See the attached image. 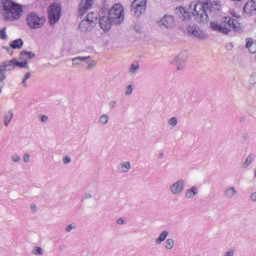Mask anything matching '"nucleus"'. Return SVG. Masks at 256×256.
Masks as SVG:
<instances>
[{
	"label": "nucleus",
	"mask_w": 256,
	"mask_h": 256,
	"mask_svg": "<svg viewBox=\"0 0 256 256\" xmlns=\"http://www.w3.org/2000/svg\"><path fill=\"white\" fill-rule=\"evenodd\" d=\"M210 27L212 31L223 33V35H229L231 31H235L236 33L241 31V23H239L238 20L231 18L230 16L223 17L221 24L215 21L211 22Z\"/></svg>",
	"instance_id": "1"
},
{
	"label": "nucleus",
	"mask_w": 256,
	"mask_h": 256,
	"mask_svg": "<svg viewBox=\"0 0 256 256\" xmlns=\"http://www.w3.org/2000/svg\"><path fill=\"white\" fill-rule=\"evenodd\" d=\"M4 21H17L23 15V8L19 4H15L11 0H5L3 2V12Z\"/></svg>",
	"instance_id": "2"
},
{
	"label": "nucleus",
	"mask_w": 256,
	"mask_h": 256,
	"mask_svg": "<svg viewBox=\"0 0 256 256\" xmlns=\"http://www.w3.org/2000/svg\"><path fill=\"white\" fill-rule=\"evenodd\" d=\"M201 2H191L189 5V11L196 17L198 21H207V9H209V0H199Z\"/></svg>",
	"instance_id": "3"
},
{
	"label": "nucleus",
	"mask_w": 256,
	"mask_h": 256,
	"mask_svg": "<svg viewBox=\"0 0 256 256\" xmlns=\"http://www.w3.org/2000/svg\"><path fill=\"white\" fill-rule=\"evenodd\" d=\"M108 16L114 22V25H121L125 21V10H123L121 4H114L109 10Z\"/></svg>",
	"instance_id": "4"
},
{
	"label": "nucleus",
	"mask_w": 256,
	"mask_h": 256,
	"mask_svg": "<svg viewBox=\"0 0 256 256\" xmlns=\"http://www.w3.org/2000/svg\"><path fill=\"white\" fill-rule=\"evenodd\" d=\"M27 25L30 29H41L45 25V17L39 16L37 13H29L26 17Z\"/></svg>",
	"instance_id": "5"
},
{
	"label": "nucleus",
	"mask_w": 256,
	"mask_h": 256,
	"mask_svg": "<svg viewBox=\"0 0 256 256\" xmlns=\"http://www.w3.org/2000/svg\"><path fill=\"white\" fill-rule=\"evenodd\" d=\"M61 19V5L51 4L48 8V21L50 25H55Z\"/></svg>",
	"instance_id": "6"
},
{
	"label": "nucleus",
	"mask_w": 256,
	"mask_h": 256,
	"mask_svg": "<svg viewBox=\"0 0 256 256\" xmlns=\"http://www.w3.org/2000/svg\"><path fill=\"white\" fill-rule=\"evenodd\" d=\"M146 9L147 0H134L131 4V13H133L135 17H141Z\"/></svg>",
	"instance_id": "7"
},
{
	"label": "nucleus",
	"mask_w": 256,
	"mask_h": 256,
	"mask_svg": "<svg viewBox=\"0 0 256 256\" xmlns=\"http://www.w3.org/2000/svg\"><path fill=\"white\" fill-rule=\"evenodd\" d=\"M188 57L187 52H181L174 58L171 64L176 66V71H183L185 69Z\"/></svg>",
	"instance_id": "8"
},
{
	"label": "nucleus",
	"mask_w": 256,
	"mask_h": 256,
	"mask_svg": "<svg viewBox=\"0 0 256 256\" xmlns=\"http://www.w3.org/2000/svg\"><path fill=\"white\" fill-rule=\"evenodd\" d=\"M13 69H15V59L7 60L2 63L0 66V83L5 81V73H7V71H13Z\"/></svg>",
	"instance_id": "9"
},
{
	"label": "nucleus",
	"mask_w": 256,
	"mask_h": 256,
	"mask_svg": "<svg viewBox=\"0 0 256 256\" xmlns=\"http://www.w3.org/2000/svg\"><path fill=\"white\" fill-rule=\"evenodd\" d=\"M171 195H181L185 191V180L179 179L169 187Z\"/></svg>",
	"instance_id": "10"
},
{
	"label": "nucleus",
	"mask_w": 256,
	"mask_h": 256,
	"mask_svg": "<svg viewBox=\"0 0 256 256\" xmlns=\"http://www.w3.org/2000/svg\"><path fill=\"white\" fill-rule=\"evenodd\" d=\"M187 32L189 35H192L193 37H196V39L205 40L207 39V34L199 28V26H188Z\"/></svg>",
	"instance_id": "11"
},
{
	"label": "nucleus",
	"mask_w": 256,
	"mask_h": 256,
	"mask_svg": "<svg viewBox=\"0 0 256 256\" xmlns=\"http://www.w3.org/2000/svg\"><path fill=\"white\" fill-rule=\"evenodd\" d=\"M159 27H164L165 29H171L175 27V17L171 15H165L158 21Z\"/></svg>",
	"instance_id": "12"
},
{
	"label": "nucleus",
	"mask_w": 256,
	"mask_h": 256,
	"mask_svg": "<svg viewBox=\"0 0 256 256\" xmlns=\"http://www.w3.org/2000/svg\"><path fill=\"white\" fill-rule=\"evenodd\" d=\"M99 25H100V28L104 31V33H107V31H110L112 25H115V23L109 17V15H107V16H100Z\"/></svg>",
	"instance_id": "13"
},
{
	"label": "nucleus",
	"mask_w": 256,
	"mask_h": 256,
	"mask_svg": "<svg viewBox=\"0 0 256 256\" xmlns=\"http://www.w3.org/2000/svg\"><path fill=\"white\" fill-rule=\"evenodd\" d=\"M91 7H93V0H81L78 7L79 17H83Z\"/></svg>",
	"instance_id": "14"
},
{
	"label": "nucleus",
	"mask_w": 256,
	"mask_h": 256,
	"mask_svg": "<svg viewBox=\"0 0 256 256\" xmlns=\"http://www.w3.org/2000/svg\"><path fill=\"white\" fill-rule=\"evenodd\" d=\"M197 195H199V188L197 186H191L184 193L185 199H195Z\"/></svg>",
	"instance_id": "15"
},
{
	"label": "nucleus",
	"mask_w": 256,
	"mask_h": 256,
	"mask_svg": "<svg viewBox=\"0 0 256 256\" xmlns=\"http://www.w3.org/2000/svg\"><path fill=\"white\" fill-rule=\"evenodd\" d=\"M95 26L89 22V20H82L79 24V29L81 33H89L91 29H93Z\"/></svg>",
	"instance_id": "16"
},
{
	"label": "nucleus",
	"mask_w": 256,
	"mask_h": 256,
	"mask_svg": "<svg viewBox=\"0 0 256 256\" xmlns=\"http://www.w3.org/2000/svg\"><path fill=\"white\" fill-rule=\"evenodd\" d=\"M244 12L248 15H256V3L255 1L251 0L247 2L244 6Z\"/></svg>",
	"instance_id": "17"
},
{
	"label": "nucleus",
	"mask_w": 256,
	"mask_h": 256,
	"mask_svg": "<svg viewBox=\"0 0 256 256\" xmlns=\"http://www.w3.org/2000/svg\"><path fill=\"white\" fill-rule=\"evenodd\" d=\"M118 171L123 175L129 173L131 171V162L123 161L119 164Z\"/></svg>",
	"instance_id": "18"
},
{
	"label": "nucleus",
	"mask_w": 256,
	"mask_h": 256,
	"mask_svg": "<svg viewBox=\"0 0 256 256\" xmlns=\"http://www.w3.org/2000/svg\"><path fill=\"white\" fill-rule=\"evenodd\" d=\"M35 58V53L29 52V51H22L20 52L19 59L20 61H25L28 63V61H31V59Z\"/></svg>",
	"instance_id": "19"
},
{
	"label": "nucleus",
	"mask_w": 256,
	"mask_h": 256,
	"mask_svg": "<svg viewBox=\"0 0 256 256\" xmlns=\"http://www.w3.org/2000/svg\"><path fill=\"white\" fill-rule=\"evenodd\" d=\"M237 195V189L234 186H230L224 190L225 199H233Z\"/></svg>",
	"instance_id": "20"
},
{
	"label": "nucleus",
	"mask_w": 256,
	"mask_h": 256,
	"mask_svg": "<svg viewBox=\"0 0 256 256\" xmlns=\"http://www.w3.org/2000/svg\"><path fill=\"white\" fill-rule=\"evenodd\" d=\"M167 237H169V231L168 230H163L159 236L155 239V244L156 245H161V243H164V241L167 240Z\"/></svg>",
	"instance_id": "21"
},
{
	"label": "nucleus",
	"mask_w": 256,
	"mask_h": 256,
	"mask_svg": "<svg viewBox=\"0 0 256 256\" xmlns=\"http://www.w3.org/2000/svg\"><path fill=\"white\" fill-rule=\"evenodd\" d=\"M246 49L252 54L256 53V43L253 41V38L246 39Z\"/></svg>",
	"instance_id": "22"
},
{
	"label": "nucleus",
	"mask_w": 256,
	"mask_h": 256,
	"mask_svg": "<svg viewBox=\"0 0 256 256\" xmlns=\"http://www.w3.org/2000/svg\"><path fill=\"white\" fill-rule=\"evenodd\" d=\"M255 157H256L255 154L253 153L249 154L246 160L244 161V163L242 164L241 168L247 169V167H249V165L253 163V161L255 160Z\"/></svg>",
	"instance_id": "23"
},
{
	"label": "nucleus",
	"mask_w": 256,
	"mask_h": 256,
	"mask_svg": "<svg viewBox=\"0 0 256 256\" xmlns=\"http://www.w3.org/2000/svg\"><path fill=\"white\" fill-rule=\"evenodd\" d=\"M91 59V56H78L72 59V65H81L83 61Z\"/></svg>",
	"instance_id": "24"
},
{
	"label": "nucleus",
	"mask_w": 256,
	"mask_h": 256,
	"mask_svg": "<svg viewBox=\"0 0 256 256\" xmlns=\"http://www.w3.org/2000/svg\"><path fill=\"white\" fill-rule=\"evenodd\" d=\"M13 121V110H9L5 115H4V126L9 127V123Z\"/></svg>",
	"instance_id": "25"
},
{
	"label": "nucleus",
	"mask_w": 256,
	"mask_h": 256,
	"mask_svg": "<svg viewBox=\"0 0 256 256\" xmlns=\"http://www.w3.org/2000/svg\"><path fill=\"white\" fill-rule=\"evenodd\" d=\"M139 62H133L131 65H130V68L128 70L129 74L130 75H136L137 72L139 71Z\"/></svg>",
	"instance_id": "26"
},
{
	"label": "nucleus",
	"mask_w": 256,
	"mask_h": 256,
	"mask_svg": "<svg viewBox=\"0 0 256 256\" xmlns=\"http://www.w3.org/2000/svg\"><path fill=\"white\" fill-rule=\"evenodd\" d=\"M98 123H99L102 127H105V125H109V116H108V114H102V115L98 118Z\"/></svg>",
	"instance_id": "27"
},
{
	"label": "nucleus",
	"mask_w": 256,
	"mask_h": 256,
	"mask_svg": "<svg viewBox=\"0 0 256 256\" xmlns=\"http://www.w3.org/2000/svg\"><path fill=\"white\" fill-rule=\"evenodd\" d=\"M10 47H12V49H21V47H23V39L19 38L14 40L11 44Z\"/></svg>",
	"instance_id": "28"
},
{
	"label": "nucleus",
	"mask_w": 256,
	"mask_h": 256,
	"mask_svg": "<svg viewBox=\"0 0 256 256\" xmlns=\"http://www.w3.org/2000/svg\"><path fill=\"white\" fill-rule=\"evenodd\" d=\"M14 65L15 67H19L20 69H29V62H26L24 60H21V62H18L14 59Z\"/></svg>",
	"instance_id": "29"
},
{
	"label": "nucleus",
	"mask_w": 256,
	"mask_h": 256,
	"mask_svg": "<svg viewBox=\"0 0 256 256\" xmlns=\"http://www.w3.org/2000/svg\"><path fill=\"white\" fill-rule=\"evenodd\" d=\"M164 247L167 251H171L175 247V240L173 238L166 239Z\"/></svg>",
	"instance_id": "30"
},
{
	"label": "nucleus",
	"mask_w": 256,
	"mask_h": 256,
	"mask_svg": "<svg viewBox=\"0 0 256 256\" xmlns=\"http://www.w3.org/2000/svg\"><path fill=\"white\" fill-rule=\"evenodd\" d=\"M85 20L90 22L95 27V22L97 21V14L90 12Z\"/></svg>",
	"instance_id": "31"
},
{
	"label": "nucleus",
	"mask_w": 256,
	"mask_h": 256,
	"mask_svg": "<svg viewBox=\"0 0 256 256\" xmlns=\"http://www.w3.org/2000/svg\"><path fill=\"white\" fill-rule=\"evenodd\" d=\"M44 254H45V250H43V248H41V246H35L32 249V255L39 256V255H44Z\"/></svg>",
	"instance_id": "32"
},
{
	"label": "nucleus",
	"mask_w": 256,
	"mask_h": 256,
	"mask_svg": "<svg viewBox=\"0 0 256 256\" xmlns=\"http://www.w3.org/2000/svg\"><path fill=\"white\" fill-rule=\"evenodd\" d=\"M168 125L169 127H171L172 129L177 127V125H179V119L177 117H171L169 120H168Z\"/></svg>",
	"instance_id": "33"
},
{
	"label": "nucleus",
	"mask_w": 256,
	"mask_h": 256,
	"mask_svg": "<svg viewBox=\"0 0 256 256\" xmlns=\"http://www.w3.org/2000/svg\"><path fill=\"white\" fill-rule=\"evenodd\" d=\"M248 83H249V89H253V87H255V85H256V74L255 73L251 74V76L248 80Z\"/></svg>",
	"instance_id": "34"
},
{
	"label": "nucleus",
	"mask_w": 256,
	"mask_h": 256,
	"mask_svg": "<svg viewBox=\"0 0 256 256\" xmlns=\"http://www.w3.org/2000/svg\"><path fill=\"white\" fill-rule=\"evenodd\" d=\"M134 87H135V85H133V84H129V85L126 86V88H125V95H126L127 97L133 95V89H134Z\"/></svg>",
	"instance_id": "35"
},
{
	"label": "nucleus",
	"mask_w": 256,
	"mask_h": 256,
	"mask_svg": "<svg viewBox=\"0 0 256 256\" xmlns=\"http://www.w3.org/2000/svg\"><path fill=\"white\" fill-rule=\"evenodd\" d=\"M29 79H31V73H26L24 78L22 79V85L25 89H27V87H29V85L27 84V81H29Z\"/></svg>",
	"instance_id": "36"
},
{
	"label": "nucleus",
	"mask_w": 256,
	"mask_h": 256,
	"mask_svg": "<svg viewBox=\"0 0 256 256\" xmlns=\"http://www.w3.org/2000/svg\"><path fill=\"white\" fill-rule=\"evenodd\" d=\"M0 39H2L3 41H6V39H7V28L6 27L0 29Z\"/></svg>",
	"instance_id": "37"
},
{
	"label": "nucleus",
	"mask_w": 256,
	"mask_h": 256,
	"mask_svg": "<svg viewBox=\"0 0 256 256\" xmlns=\"http://www.w3.org/2000/svg\"><path fill=\"white\" fill-rule=\"evenodd\" d=\"M10 160L12 161V163H19L21 161V156H19L18 154H13L10 157Z\"/></svg>",
	"instance_id": "38"
},
{
	"label": "nucleus",
	"mask_w": 256,
	"mask_h": 256,
	"mask_svg": "<svg viewBox=\"0 0 256 256\" xmlns=\"http://www.w3.org/2000/svg\"><path fill=\"white\" fill-rule=\"evenodd\" d=\"M38 118L41 121V123H48L49 122V116H47V115L40 114L38 116Z\"/></svg>",
	"instance_id": "39"
},
{
	"label": "nucleus",
	"mask_w": 256,
	"mask_h": 256,
	"mask_svg": "<svg viewBox=\"0 0 256 256\" xmlns=\"http://www.w3.org/2000/svg\"><path fill=\"white\" fill-rule=\"evenodd\" d=\"M87 65L88 66L86 67V69H93V67L97 66V61H95V60L88 61Z\"/></svg>",
	"instance_id": "40"
},
{
	"label": "nucleus",
	"mask_w": 256,
	"mask_h": 256,
	"mask_svg": "<svg viewBox=\"0 0 256 256\" xmlns=\"http://www.w3.org/2000/svg\"><path fill=\"white\" fill-rule=\"evenodd\" d=\"M23 161L24 163H29V161H31V155L29 153L24 154Z\"/></svg>",
	"instance_id": "41"
},
{
	"label": "nucleus",
	"mask_w": 256,
	"mask_h": 256,
	"mask_svg": "<svg viewBox=\"0 0 256 256\" xmlns=\"http://www.w3.org/2000/svg\"><path fill=\"white\" fill-rule=\"evenodd\" d=\"M62 163L64 165H69V163H71V157L70 156H65L63 159H62Z\"/></svg>",
	"instance_id": "42"
},
{
	"label": "nucleus",
	"mask_w": 256,
	"mask_h": 256,
	"mask_svg": "<svg viewBox=\"0 0 256 256\" xmlns=\"http://www.w3.org/2000/svg\"><path fill=\"white\" fill-rule=\"evenodd\" d=\"M72 229H75V224H69L66 226L65 231L66 233H71Z\"/></svg>",
	"instance_id": "43"
},
{
	"label": "nucleus",
	"mask_w": 256,
	"mask_h": 256,
	"mask_svg": "<svg viewBox=\"0 0 256 256\" xmlns=\"http://www.w3.org/2000/svg\"><path fill=\"white\" fill-rule=\"evenodd\" d=\"M117 107V101L112 100L109 102V108L110 109H115Z\"/></svg>",
	"instance_id": "44"
},
{
	"label": "nucleus",
	"mask_w": 256,
	"mask_h": 256,
	"mask_svg": "<svg viewBox=\"0 0 256 256\" xmlns=\"http://www.w3.org/2000/svg\"><path fill=\"white\" fill-rule=\"evenodd\" d=\"M224 256H235V250L230 249L224 253Z\"/></svg>",
	"instance_id": "45"
},
{
	"label": "nucleus",
	"mask_w": 256,
	"mask_h": 256,
	"mask_svg": "<svg viewBox=\"0 0 256 256\" xmlns=\"http://www.w3.org/2000/svg\"><path fill=\"white\" fill-rule=\"evenodd\" d=\"M250 200H251L253 203H256V192L251 193V195H250Z\"/></svg>",
	"instance_id": "46"
},
{
	"label": "nucleus",
	"mask_w": 256,
	"mask_h": 256,
	"mask_svg": "<svg viewBox=\"0 0 256 256\" xmlns=\"http://www.w3.org/2000/svg\"><path fill=\"white\" fill-rule=\"evenodd\" d=\"M118 225H125V220L123 218H119L117 220Z\"/></svg>",
	"instance_id": "47"
},
{
	"label": "nucleus",
	"mask_w": 256,
	"mask_h": 256,
	"mask_svg": "<svg viewBox=\"0 0 256 256\" xmlns=\"http://www.w3.org/2000/svg\"><path fill=\"white\" fill-rule=\"evenodd\" d=\"M226 49H227L228 51H231V49H233V43H228V44H226Z\"/></svg>",
	"instance_id": "48"
},
{
	"label": "nucleus",
	"mask_w": 256,
	"mask_h": 256,
	"mask_svg": "<svg viewBox=\"0 0 256 256\" xmlns=\"http://www.w3.org/2000/svg\"><path fill=\"white\" fill-rule=\"evenodd\" d=\"M245 121H247V117L241 116V117L239 118V122H240V123H245Z\"/></svg>",
	"instance_id": "49"
},
{
	"label": "nucleus",
	"mask_w": 256,
	"mask_h": 256,
	"mask_svg": "<svg viewBox=\"0 0 256 256\" xmlns=\"http://www.w3.org/2000/svg\"><path fill=\"white\" fill-rule=\"evenodd\" d=\"M250 137H251V136L249 135V133H246V134L243 135V139H244L245 141L249 140Z\"/></svg>",
	"instance_id": "50"
},
{
	"label": "nucleus",
	"mask_w": 256,
	"mask_h": 256,
	"mask_svg": "<svg viewBox=\"0 0 256 256\" xmlns=\"http://www.w3.org/2000/svg\"><path fill=\"white\" fill-rule=\"evenodd\" d=\"M91 197H92L91 193L84 194V199H91Z\"/></svg>",
	"instance_id": "51"
},
{
	"label": "nucleus",
	"mask_w": 256,
	"mask_h": 256,
	"mask_svg": "<svg viewBox=\"0 0 256 256\" xmlns=\"http://www.w3.org/2000/svg\"><path fill=\"white\" fill-rule=\"evenodd\" d=\"M165 157V154L163 152H160L158 154V159H163Z\"/></svg>",
	"instance_id": "52"
},
{
	"label": "nucleus",
	"mask_w": 256,
	"mask_h": 256,
	"mask_svg": "<svg viewBox=\"0 0 256 256\" xmlns=\"http://www.w3.org/2000/svg\"><path fill=\"white\" fill-rule=\"evenodd\" d=\"M31 210L35 213V211H37V206L35 204H32Z\"/></svg>",
	"instance_id": "53"
},
{
	"label": "nucleus",
	"mask_w": 256,
	"mask_h": 256,
	"mask_svg": "<svg viewBox=\"0 0 256 256\" xmlns=\"http://www.w3.org/2000/svg\"><path fill=\"white\" fill-rule=\"evenodd\" d=\"M63 249H65V245H61V246L59 247V250H60V251H63Z\"/></svg>",
	"instance_id": "54"
},
{
	"label": "nucleus",
	"mask_w": 256,
	"mask_h": 256,
	"mask_svg": "<svg viewBox=\"0 0 256 256\" xmlns=\"http://www.w3.org/2000/svg\"><path fill=\"white\" fill-rule=\"evenodd\" d=\"M254 177H256V169L254 170Z\"/></svg>",
	"instance_id": "55"
},
{
	"label": "nucleus",
	"mask_w": 256,
	"mask_h": 256,
	"mask_svg": "<svg viewBox=\"0 0 256 256\" xmlns=\"http://www.w3.org/2000/svg\"><path fill=\"white\" fill-rule=\"evenodd\" d=\"M195 256H201V255L197 254V255H195Z\"/></svg>",
	"instance_id": "56"
},
{
	"label": "nucleus",
	"mask_w": 256,
	"mask_h": 256,
	"mask_svg": "<svg viewBox=\"0 0 256 256\" xmlns=\"http://www.w3.org/2000/svg\"><path fill=\"white\" fill-rule=\"evenodd\" d=\"M0 92H1V86H0Z\"/></svg>",
	"instance_id": "57"
}]
</instances>
